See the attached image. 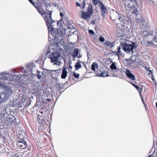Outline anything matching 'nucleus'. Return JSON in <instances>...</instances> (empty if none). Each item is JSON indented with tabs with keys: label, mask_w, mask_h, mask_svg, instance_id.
I'll list each match as a JSON object with an SVG mask.
<instances>
[{
	"label": "nucleus",
	"mask_w": 157,
	"mask_h": 157,
	"mask_svg": "<svg viewBox=\"0 0 157 157\" xmlns=\"http://www.w3.org/2000/svg\"><path fill=\"white\" fill-rule=\"evenodd\" d=\"M148 157H151V155H149Z\"/></svg>",
	"instance_id": "obj_46"
},
{
	"label": "nucleus",
	"mask_w": 157,
	"mask_h": 157,
	"mask_svg": "<svg viewBox=\"0 0 157 157\" xmlns=\"http://www.w3.org/2000/svg\"><path fill=\"white\" fill-rule=\"evenodd\" d=\"M60 54L58 52H54L50 55L49 57L51 59L52 63L58 65L61 64Z\"/></svg>",
	"instance_id": "obj_2"
},
{
	"label": "nucleus",
	"mask_w": 157,
	"mask_h": 157,
	"mask_svg": "<svg viewBox=\"0 0 157 157\" xmlns=\"http://www.w3.org/2000/svg\"><path fill=\"white\" fill-rule=\"evenodd\" d=\"M11 74H6L5 75V76L6 77V78H6V80H8L9 79H10V78H9V77H7V76H10L11 75Z\"/></svg>",
	"instance_id": "obj_33"
},
{
	"label": "nucleus",
	"mask_w": 157,
	"mask_h": 157,
	"mask_svg": "<svg viewBox=\"0 0 157 157\" xmlns=\"http://www.w3.org/2000/svg\"><path fill=\"white\" fill-rule=\"evenodd\" d=\"M99 40L100 41L103 42L105 41V39L103 37H100L99 38Z\"/></svg>",
	"instance_id": "obj_31"
},
{
	"label": "nucleus",
	"mask_w": 157,
	"mask_h": 157,
	"mask_svg": "<svg viewBox=\"0 0 157 157\" xmlns=\"http://www.w3.org/2000/svg\"><path fill=\"white\" fill-rule=\"evenodd\" d=\"M92 2L93 4L95 5H96L98 3L100 4V2H101L100 0H92Z\"/></svg>",
	"instance_id": "obj_27"
},
{
	"label": "nucleus",
	"mask_w": 157,
	"mask_h": 157,
	"mask_svg": "<svg viewBox=\"0 0 157 157\" xmlns=\"http://www.w3.org/2000/svg\"><path fill=\"white\" fill-rule=\"evenodd\" d=\"M2 118H3V117L1 116V113H0V123L2 122Z\"/></svg>",
	"instance_id": "obj_37"
},
{
	"label": "nucleus",
	"mask_w": 157,
	"mask_h": 157,
	"mask_svg": "<svg viewBox=\"0 0 157 157\" xmlns=\"http://www.w3.org/2000/svg\"><path fill=\"white\" fill-rule=\"evenodd\" d=\"M153 35L154 36V38L152 40H151V41L149 40H147L146 39V41H145V43L147 44H153L156 45L155 44H153V42L157 43V29H156L155 30L153 31Z\"/></svg>",
	"instance_id": "obj_5"
},
{
	"label": "nucleus",
	"mask_w": 157,
	"mask_h": 157,
	"mask_svg": "<svg viewBox=\"0 0 157 157\" xmlns=\"http://www.w3.org/2000/svg\"><path fill=\"white\" fill-rule=\"evenodd\" d=\"M136 0H130V1L132 2H133L134 1H136Z\"/></svg>",
	"instance_id": "obj_43"
},
{
	"label": "nucleus",
	"mask_w": 157,
	"mask_h": 157,
	"mask_svg": "<svg viewBox=\"0 0 157 157\" xmlns=\"http://www.w3.org/2000/svg\"><path fill=\"white\" fill-rule=\"evenodd\" d=\"M89 33L90 34L92 35H94V32L92 30H89Z\"/></svg>",
	"instance_id": "obj_30"
},
{
	"label": "nucleus",
	"mask_w": 157,
	"mask_h": 157,
	"mask_svg": "<svg viewBox=\"0 0 157 157\" xmlns=\"http://www.w3.org/2000/svg\"><path fill=\"white\" fill-rule=\"evenodd\" d=\"M63 40V41L61 39V40L60 41V42H61V43H60L62 44H64V43H63V39H62Z\"/></svg>",
	"instance_id": "obj_38"
},
{
	"label": "nucleus",
	"mask_w": 157,
	"mask_h": 157,
	"mask_svg": "<svg viewBox=\"0 0 157 157\" xmlns=\"http://www.w3.org/2000/svg\"><path fill=\"white\" fill-rule=\"evenodd\" d=\"M85 67H86V66L85 65H84Z\"/></svg>",
	"instance_id": "obj_51"
},
{
	"label": "nucleus",
	"mask_w": 157,
	"mask_h": 157,
	"mask_svg": "<svg viewBox=\"0 0 157 157\" xmlns=\"http://www.w3.org/2000/svg\"><path fill=\"white\" fill-rule=\"evenodd\" d=\"M29 2L36 8L39 13V0H29Z\"/></svg>",
	"instance_id": "obj_9"
},
{
	"label": "nucleus",
	"mask_w": 157,
	"mask_h": 157,
	"mask_svg": "<svg viewBox=\"0 0 157 157\" xmlns=\"http://www.w3.org/2000/svg\"><path fill=\"white\" fill-rule=\"evenodd\" d=\"M52 11H48V12H45L44 11L42 12L41 13L40 11V14L42 16L46 22V25H47L48 29V31H50V29L52 33L55 34H56L54 36V38L61 37L60 36H62L63 33L60 32V30L57 29L56 30L55 32L53 30L54 29L51 26V24L54 22V21L52 20Z\"/></svg>",
	"instance_id": "obj_1"
},
{
	"label": "nucleus",
	"mask_w": 157,
	"mask_h": 157,
	"mask_svg": "<svg viewBox=\"0 0 157 157\" xmlns=\"http://www.w3.org/2000/svg\"><path fill=\"white\" fill-rule=\"evenodd\" d=\"M152 80H153V78H152Z\"/></svg>",
	"instance_id": "obj_49"
},
{
	"label": "nucleus",
	"mask_w": 157,
	"mask_h": 157,
	"mask_svg": "<svg viewBox=\"0 0 157 157\" xmlns=\"http://www.w3.org/2000/svg\"><path fill=\"white\" fill-rule=\"evenodd\" d=\"M48 54V52H47V53H46V55H47Z\"/></svg>",
	"instance_id": "obj_48"
},
{
	"label": "nucleus",
	"mask_w": 157,
	"mask_h": 157,
	"mask_svg": "<svg viewBox=\"0 0 157 157\" xmlns=\"http://www.w3.org/2000/svg\"><path fill=\"white\" fill-rule=\"evenodd\" d=\"M137 45L134 42H132V44H128L124 43L122 45V49L124 51L127 53H128L132 51L133 52V49L136 48Z\"/></svg>",
	"instance_id": "obj_3"
},
{
	"label": "nucleus",
	"mask_w": 157,
	"mask_h": 157,
	"mask_svg": "<svg viewBox=\"0 0 157 157\" xmlns=\"http://www.w3.org/2000/svg\"><path fill=\"white\" fill-rule=\"evenodd\" d=\"M91 69L94 72L96 71V69L98 68V65L97 63L96 62L93 63L91 66Z\"/></svg>",
	"instance_id": "obj_17"
},
{
	"label": "nucleus",
	"mask_w": 157,
	"mask_h": 157,
	"mask_svg": "<svg viewBox=\"0 0 157 157\" xmlns=\"http://www.w3.org/2000/svg\"><path fill=\"white\" fill-rule=\"evenodd\" d=\"M117 51L114 52V53L116 55L119 56L120 54H121V47L120 46L118 47L117 48Z\"/></svg>",
	"instance_id": "obj_23"
},
{
	"label": "nucleus",
	"mask_w": 157,
	"mask_h": 157,
	"mask_svg": "<svg viewBox=\"0 0 157 157\" xmlns=\"http://www.w3.org/2000/svg\"><path fill=\"white\" fill-rule=\"evenodd\" d=\"M141 27L143 29L142 31H143V34L144 36L146 37V39L147 37L151 35V33L148 28V25L147 23L145 22L144 21H142Z\"/></svg>",
	"instance_id": "obj_4"
},
{
	"label": "nucleus",
	"mask_w": 157,
	"mask_h": 157,
	"mask_svg": "<svg viewBox=\"0 0 157 157\" xmlns=\"http://www.w3.org/2000/svg\"><path fill=\"white\" fill-rule=\"evenodd\" d=\"M42 75L40 76V79L41 78V77H42V78L44 80H45V77L47 76L49 74L51 73L50 71L49 70L42 69Z\"/></svg>",
	"instance_id": "obj_7"
},
{
	"label": "nucleus",
	"mask_w": 157,
	"mask_h": 157,
	"mask_svg": "<svg viewBox=\"0 0 157 157\" xmlns=\"http://www.w3.org/2000/svg\"><path fill=\"white\" fill-rule=\"evenodd\" d=\"M60 16L61 17H62L63 16V14L62 13L60 12Z\"/></svg>",
	"instance_id": "obj_39"
},
{
	"label": "nucleus",
	"mask_w": 157,
	"mask_h": 157,
	"mask_svg": "<svg viewBox=\"0 0 157 157\" xmlns=\"http://www.w3.org/2000/svg\"><path fill=\"white\" fill-rule=\"evenodd\" d=\"M156 107L157 108V102L156 103Z\"/></svg>",
	"instance_id": "obj_44"
},
{
	"label": "nucleus",
	"mask_w": 157,
	"mask_h": 157,
	"mask_svg": "<svg viewBox=\"0 0 157 157\" xmlns=\"http://www.w3.org/2000/svg\"><path fill=\"white\" fill-rule=\"evenodd\" d=\"M87 12L90 16L93 13V10L91 6L89 5L87 7L86 10Z\"/></svg>",
	"instance_id": "obj_18"
},
{
	"label": "nucleus",
	"mask_w": 157,
	"mask_h": 157,
	"mask_svg": "<svg viewBox=\"0 0 157 157\" xmlns=\"http://www.w3.org/2000/svg\"><path fill=\"white\" fill-rule=\"evenodd\" d=\"M67 73L65 68H63V69L61 75V78L63 79H65L66 77Z\"/></svg>",
	"instance_id": "obj_16"
},
{
	"label": "nucleus",
	"mask_w": 157,
	"mask_h": 157,
	"mask_svg": "<svg viewBox=\"0 0 157 157\" xmlns=\"http://www.w3.org/2000/svg\"><path fill=\"white\" fill-rule=\"evenodd\" d=\"M17 145L19 148L24 149L26 147L27 144L24 140H20L17 142Z\"/></svg>",
	"instance_id": "obj_6"
},
{
	"label": "nucleus",
	"mask_w": 157,
	"mask_h": 157,
	"mask_svg": "<svg viewBox=\"0 0 157 157\" xmlns=\"http://www.w3.org/2000/svg\"><path fill=\"white\" fill-rule=\"evenodd\" d=\"M70 68L71 69H72V67L71 66V65H70L69 66L68 68Z\"/></svg>",
	"instance_id": "obj_40"
},
{
	"label": "nucleus",
	"mask_w": 157,
	"mask_h": 157,
	"mask_svg": "<svg viewBox=\"0 0 157 157\" xmlns=\"http://www.w3.org/2000/svg\"><path fill=\"white\" fill-rule=\"evenodd\" d=\"M82 18L85 19H87L90 17L91 16L85 11H82Z\"/></svg>",
	"instance_id": "obj_14"
},
{
	"label": "nucleus",
	"mask_w": 157,
	"mask_h": 157,
	"mask_svg": "<svg viewBox=\"0 0 157 157\" xmlns=\"http://www.w3.org/2000/svg\"><path fill=\"white\" fill-rule=\"evenodd\" d=\"M20 107H22V106L21 105V106H20Z\"/></svg>",
	"instance_id": "obj_50"
},
{
	"label": "nucleus",
	"mask_w": 157,
	"mask_h": 157,
	"mask_svg": "<svg viewBox=\"0 0 157 157\" xmlns=\"http://www.w3.org/2000/svg\"><path fill=\"white\" fill-rule=\"evenodd\" d=\"M130 83L138 91V92L140 94V95L141 96V93L142 92L143 90V88L142 87H140L137 85H135V84L132 82H131Z\"/></svg>",
	"instance_id": "obj_13"
},
{
	"label": "nucleus",
	"mask_w": 157,
	"mask_h": 157,
	"mask_svg": "<svg viewBox=\"0 0 157 157\" xmlns=\"http://www.w3.org/2000/svg\"><path fill=\"white\" fill-rule=\"evenodd\" d=\"M37 71L38 73V71ZM37 77L38 78H39V74H38V75H37Z\"/></svg>",
	"instance_id": "obj_41"
},
{
	"label": "nucleus",
	"mask_w": 157,
	"mask_h": 157,
	"mask_svg": "<svg viewBox=\"0 0 157 157\" xmlns=\"http://www.w3.org/2000/svg\"><path fill=\"white\" fill-rule=\"evenodd\" d=\"M100 75V77H105L109 76L108 73L106 71H104L102 72V73H100V74H98Z\"/></svg>",
	"instance_id": "obj_24"
},
{
	"label": "nucleus",
	"mask_w": 157,
	"mask_h": 157,
	"mask_svg": "<svg viewBox=\"0 0 157 157\" xmlns=\"http://www.w3.org/2000/svg\"><path fill=\"white\" fill-rule=\"evenodd\" d=\"M75 67L76 70H78L79 69L81 68V65L80 63L79 62H77L75 66Z\"/></svg>",
	"instance_id": "obj_20"
},
{
	"label": "nucleus",
	"mask_w": 157,
	"mask_h": 157,
	"mask_svg": "<svg viewBox=\"0 0 157 157\" xmlns=\"http://www.w3.org/2000/svg\"><path fill=\"white\" fill-rule=\"evenodd\" d=\"M5 119L6 120V121H7L6 123H7L8 124H11L15 123L16 120H15V118L14 117L12 116L11 117H10L7 116L5 117H4Z\"/></svg>",
	"instance_id": "obj_8"
},
{
	"label": "nucleus",
	"mask_w": 157,
	"mask_h": 157,
	"mask_svg": "<svg viewBox=\"0 0 157 157\" xmlns=\"http://www.w3.org/2000/svg\"><path fill=\"white\" fill-rule=\"evenodd\" d=\"M11 157H19V154L18 152L16 153L14 152H11L10 153Z\"/></svg>",
	"instance_id": "obj_21"
},
{
	"label": "nucleus",
	"mask_w": 157,
	"mask_h": 157,
	"mask_svg": "<svg viewBox=\"0 0 157 157\" xmlns=\"http://www.w3.org/2000/svg\"><path fill=\"white\" fill-rule=\"evenodd\" d=\"M73 75L76 78H78L79 76V74L78 73H76L75 72L73 73Z\"/></svg>",
	"instance_id": "obj_28"
},
{
	"label": "nucleus",
	"mask_w": 157,
	"mask_h": 157,
	"mask_svg": "<svg viewBox=\"0 0 157 157\" xmlns=\"http://www.w3.org/2000/svg\"><path fill=\"white\" fill-rule=\"evenodd\" d=\"M82 5L81 6V5L78 2L76 3V6H79L81 7V8H83L85 6V2H82Z\"/></svg>",
	"instance_id": "obj_25"
},
{
	"label": "nucleus",
	"mask_w": 157,
	"mask_h": 157,
	"mask_svg": "<svg viewBox=\"0 0 157 157\" xmlns=\"http://www.w3.org/2000/svg\"><path fill=\"white\" fill-rule=\"evenodd\" d=\"M40 113H41V114H43V111H41L40 112Z\"/></svg>",
	"instance_id": "obj_45"
},
{
	"label": "nucleus",
	"mask_w": 157,
	"mask_h": 157,
	"mask_svg": "<svg viewBox=\"0 0 157 157\" xmlns=\"http://www.w3.org/2000/svg\"><path fill=\"white\" fill-rule=\"evenodd\" d=\"M51 101V100L48 98L41 96V103L46 104Z\"/></svg>",
	"instance_id": "obj_12"
},
{
	"label": "nucleus",
	"mask_w": 157,
	"mask_h": 157,
	"mask_svg": "<svg viewBox=\"0 0 157 157\" xmlns=\"http://www.w3.org/2000/svg\"><path fill=\"white\" fill-rule=\"evenodd\" d=\"M78 49L77 48L75 49L72 54L73 57L74 58L77 57L78 56Z\"/></svg>",
	"instance_id": "obj_19"
},
{
	"label": "nucleus",
	"mask_w": 157,
	"mask_h": 157,
	"mask_svg": "<svg viewBox=\"0 0 157 157\" xmlns=\"http://www.w3.org/2000/svg\"><path fill=\"white\" fill-rule=\"evenodd\" d=\"M100 5H101L100 7V10L102 13L104 15L107 12V10L102 2H100Z\"/></svg>",
	"instance_id": "obj_11"
},
{
	"label": "nucleus",
	"mask_w": 157,
	"mask_h": 157,
	"mask_svg": "<svg viewBox=\"0 0 157 157\" xmlns=\"http://www.w3.org/2000/svg\"><path fill=\"white\" fill-rule=\"evenodd\" d=\"M145 68L146 71H148L149 72L148 74H149L151 72V71L149 70V68L147 67H145Z\"/></svg>",
	"instance_id": "obj_36"
},
{
	"label": "nucleus",
	"mask_w": 157,
	"mask_h": 157,
	"mask_svg": "<svg viewBox=\"0 0 157 157\" xmlns=\"http://www.w3.org/2000/svg\"><path fill=\"white\" fill-rule=\"evenodd\" d=\"M39 115H38V116H37V118H38V117H39Z\"/></svg>",
	"instance_id": "obj_47"
},
{
	"label": "nucleus",
	"mask_w": 157,
	"mask_h": 157,
	"mask_svg": "<svg viewBox=\"0 0 157 157\" xmlns=\"http://www.w3.org/2000/svg\"><path fill=\"white\" fill-rule=\"evenodd\" d=\"M50 95L51 92L47 89H46L43 90V94L42 95V96L45 97L46 98H48Z\"/></svg>",
	"instance_id": "obj_15"
},
{
	"label": "nucleus",
	"mask_w": 157,
	"mask_h": 157,
	"mask_svg": "<svg viewBox=\"0 0 157 157\" xmlns=\"http://www.w3.org/2000/svg\"><path fill=\"white\" fill-rule=\"evenodd\" d=\"M0 85H1L2 86L4 87V85L3 84L1 83Z\"/></svg>",
	"instance_id": "obj_42"
},
{
	"label": "nucleus",
	"mask_w": 157,
	"mask_h": 157,
	"mask_svg": "<svg viewBox=\"0 0 157 157\" xmlns=\"http://www.w3.org/2000/svg\"><path fill=\"white\" fill-rule=\"evenodd\" d=\"M95 72L97 75V76H100V75H99L98 74H100V73H102V71H100V70H99L98 71H95Z\"/></svg>",
	"instance_id": "obj_29"
},
{
	"label": "nucleus",
	"mask_w": 157,
	"mask_h": 157,
	"mask_svg": "<svg viewBox=\"0 0 157 157\" xmlns=\"http://www.w3.org/2000/svg\"><path fill=\"white\" fill-rule=\"evenodd\" d=\"M110 67L111 70H114L117 69V67L115 65V63L114 62H113L111 65Z\"/></svg>",
	"instance_id": "obj_26"
},
{
	"label": "nucleus",
	"mask_w": 157,
	"mask_h": 157,
	"mask_svg": "<svg viewBox=\"0 0 157 157\" xmlns=\"http://www.w3.org/2000/svg\"><path fill=\"white\" fill-rule=\"evenodd\" d=\"M26 99L23 98H22V100H20V101H19L20 102V103L21 104H22L23 105V104L24 103Z\"/></svg>",
	"instance_id": "obj_32"
},
{
	"label": "nucleus",
	"mask_w": 157,
	"mask_h": 157,
	"mask_svg": "<svg viewBox=\"0 0 157 157\" xmlns=\"http://www.w3.org/2000/svg\"><path fill=\"white\" fill-rule=\"evenodd\" d=\"M45 120V117L44 116L40 117V121H44Z\"/></svg>",
	"instance_id": "obj_34"
},
{
	"label": "nucleus",
	"mask_w": 157,
	"mask_h": 157,
	"mask_svg": "<svg viewBox=\"0 0 157 157\" xmlns=\"http://www.w3.org/2000/svg\"><path fill=\"white\" fill-rule=\"evenodd\" d=\"M125 74L129 78L133 80H135V76L131 73L130 71L128 69H126Z\"/></svg>",
	"instance_id": "obj_10"
},
{
	"label": "nucleus",
	"mask_w": 157,
	"mask_h": 157,
	"mask_svg": "<svg viewBox=\"0 0 157 157\" xmlns=\"http://www.w3.org/2000/svg\"><path fill=\"white\" fill-rule=\"evenodd\" d=\"M137 10L136 8H134L133 13H135L136 15H137Z\"/></svg>",
	"instance_id": "obj_35"
},
{
	"label": "nucleus",
	"mask_w": 157,
	"mask_h": 157,
	"mask_svg": "<svg viewBox=\"0 0 157 157\" xmlns=\"http://www.w3.org/2000/svg\"><path fill=\"white\" fill-rule=\"evenodd\" d=\"M105 44L106 46L110 47H113V43L108 40H106L105 42Z\"/></svg>",
	"instance_id": "obj_22"
}]
</instances>
